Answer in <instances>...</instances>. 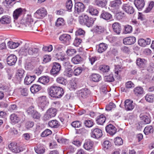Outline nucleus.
<instances>
[{
    "instance_id": "obj_27",
    "label": "nucleus",
    "mask_w": 154,
    "mask_h": 154,
    "mask_svg": "<svg viewBox=\"0 0 154 154\" xmlns=\"http://www.w3.org/2000/svg\"><path fill=\"white\" fill-rule=\"evenodd\" d=\"M93 142L90 140H86L84 144V148L87 150H90L92 148L93 146Z\"/></svg>"
},
{
    "instance_id": "obj_29",
    "label": "nucleus",
    "mask_w": 154,
    "mask_h": 154,
    "mask_svg": "<svg viewBox=\"0 0 154 154\" xmlns=\"http://www.w3.org/2000/svg\"><path fill=\"white\" fill-rule=\"evenodd\" d=\"M134 94L136 96H139L143 94V89L141 86H137L134 88L133 90Z\"/></svg>"
},
{
    "instance_id": "obj_46",
    "label": "nucleus",
    "mask_w": 154,
    "mask_h": 154,
    "mask_svg": "<svg viewBox=\"0 0 154 154\" xmlns=\"http://www.w3.org/2000/svg\"><path fill=\"white\" fill-rule=\"evenodd\" d=\"M19 53L20 54L26 56L28 54V48L26 47H22L20 50Z\"/></svg>"
},
{
    "instance_id": "obj_47",
    "label": "nucleus",
    "mask_w": 154,
    "mask_h": 154,
    "mask_svg": "<svg viewBox=\"0 0 154 154\" xmlns=\"http://www.w3.org/2000/svg\"><path fill=\"white\" fill-rule=\"evenodd\" d=\"M153 131V129L152 126H147L144 130V132L146 134H148L149 133H152Z\"/></svg>"
},
{
    "instance_id": "obj_34",
    "label": "nucleus",
    "mask_w": 154,
    "mask_h": 154,
    "mask_svg": "<svg viewBox=\"0 0 154 154\" xmlns=\"http://www.w3.org/2000/svg\"><path fill=\"white\" fill-rule=\"evenodd\" d=\"M30 89L32 93H35L40 91L42 89V87L38 84H34L31 87Z\"/></svg>"
},
{
    "instance_id": "obj_61",
    "label": "nucleus",
    "mask_w": 154,
    "mask_h": 154,
    "mask_svg": "<svg viewBox=\"0 0 154 154\" xmlns=\"http://www.w3.org/2000/svg\"><path fill=\"white\" fill-rule=\"evenodd\" d=\"M111 143L109 140L105 141L103 144V146L104 149H107L111 147Z\"/></svg>"
},
{
    "instance_id": "obj_49",
    "label": "nucleus",
    "mask_w": 154,
    "mask_h": 154,
    "mask_svg": "<svg viewBox=\"0 0 154 154\" xmlns=\"http://www.w3.org/2000/svg\"><path fill=\"white\" fill-rule=\"evenodd\" d=\"M100 70L103 73L108 72L110 69V67L108 66L102 65L99 67Z\"/></svg>"
},
{
    "instance_id": "obj_51",
    "label": "nucleus",
    "mask_w": 154,
    "mask_h": 154,
    "mask_svg": "<svg viewBox=\"0 0 154 154\" xmlns=\"http://www.w3.org/2000/svg\"><path fill=\"white\" fill-rule=\"evenodd\" d=\"M57 82L63 85H66L67 83L66 80L62 77H59L56 79Z\"/></svg>"
},
{
    "instance_id": "obj_3",
    "label": "nucleus",
    "mask_w": 154,
    "mask_h": 154,
    "mask_svg": "<svg viewBox=\"0 0 154 154\" xmlns=\"http://www.w3.org/2000/svg\"><path fill=\"white\" fill-rule=\"evenodd\" d=\"M57 110L55 108H51L49 109L44 115L43 120L44 121H46L51 118L54 117L57 114Z\"/></svg>"
},
{
    "instance_id": "obj_28",
    "label": "nucleus",
    "mask_w": 154,
    "mask_h": 154,
    "mask_svg": "<svg viewBox=\"0 0 154 154\" xmlns=\"http://www.w3.org/2000/svg\"><path fill=\"white\" fill-rule=\"evenodd\" d=\"M106 119L105 116L103 114H101L97 116L96 119V121L97 124L102 125L105 122Z\"/></svg>"
},
{
    "instance_id": "obj_4",
    "label": "nucleus",
    "mask_w": 154,
    "mask_h": 154,
    "mask_svg": "<svg viewBox=\"0 0 154 154\" xmlns=\"http://www.w3.org/2000/svg\"><path fill=\"white\" fill-rule=\"evenodd\" d=\"M39 102L38 105L39 108L42 111L46 109L49 103L46 96H42L38 98Z\"/></svg>"
},
{
    "instance_id": "obj_54",
    "label": "nucleus",
    "mask_w": 154,
    "mask_h": 154,
    "mask_svg": "<svg viewBox=\"0 0 154 154\" xmlns=\"http://www.w3.org/2000/svg\"><path fill=\"white\" fill-rule=\"evenodd\" d=\"M114 142L116 145H120L122 144L123 141L121 137H117L114 139Z\"/></svg>"
},
{
    "instance_id": "obj_19",
    "label": "nucleus",
    "mask_w": 154,
    "mask_h": 154,
    "mask_svg": "<svg viewBox=\"0 0 154 154\" xmlns=\"http://www.w3.org/2000/svg\"><path fill=\"white\" fill-rule=\"evenodd\" d=\"M10 119L11 123L13 124L18 123L20 120V118L19 116L14 113L10 115Z\"/></svg>"
},
{
    "instance_id": "obj_56",
    "label": "nucleus",
    "mask_w": 154,
    "mask_h": 154,
    "mask_svg": "<svg viewBox=\"0 0 154 154\" xmlns=\"http://www.w3.org/2000/svg\"><path fill=\"white\" fill-rule=\"evenodd\" d=\"M71 125L75 128H79L81 126L82 123L79 121H75L72 122Z\"/></svg>"
},
{
    "instance_id": "obj_60",
    "label": "nucleus",
    "mask_w": 154,
    "mask_h": 154,
    "mask_svg": "<svg viewBox=\"0 0 154 154\" xmlns=\"http://www.w3.org/2000/svg\"><path fill=\"white\" fill-rule=\"evenodd\" d=\"M66 52L68 55L72 56L76 52V51L75 49L70 48L68 49Z\"/></svg>"
},
{
    "instance_id": "obj_52",
    "label": "nucleus",
    "mask_w": 154,
    "mask_h": 154,
    "mask_svg": "<svg viewBox=\"0 0 154 154\" xmlns=\"http://www.w3.org/2000/svg\"><path fill=\"white\" fill-rule=\"evenodd\" d=\"M84 124L86 127L91 128L93 125L94 122L92 120H87L84 121Z\"/></svg>"
},
{
    "instance_id": "obj_45",
    "label": "nucleus",
    "mask_w": 154,
    "mask_h": 154,
    "mask_svg": "<svg viewBox=\"0 0 154 154\" xmlns=\"http://www.w3.org/2000/svg\"><path fill=\"white\" fill-rule=\"evenodd\" d=\"M145 98L147 101L149 103H152L154 100V94L150 93L147 94Z\"/></svg>"
},
{
    "instance_id": "obj_59",
    "label": "nucleus",
    "mask_w": 154,
    "mask_h": 154,
    "mask_svg": "<svg viewBox=\"0 0 154 154\" xmlns=\"http://www.w3.org/2000/svg\"><path fill=\"white\" fill-rule=\"evenodd\" d=\"M51 130L49 129H46L41 134V136L42 137H46L51 134Z\"/></svg>"
},
{
    "instance_id": "obj_39",
    "label": "nucleus",
    "mask_w": 154,
    "mask_h": 154,
    "mask_svg": "<svg viewBox=\"0 0 154 154\" xmlns=\"http://www.w3.org/2000/svg\"><path fill=\"white\" fill-rule=\"evenodd\" d=\"M72 62L75 64H79L82 61V58L79 55H77L71 59Z\"/></svg>"
},
{
    "instance_id": "obj_37",
    "label": "nucleus",
    "mask_w": 154,
    "mask_h": 154,
    "mask_svg": "<svg viewBox=\"0 0 154 154\" xmlns=\"http://www.w3.org/2000/svg\"><path fill=\"white\" fill-rule=\"evenodd\" d=\"M49 80V77L47 76H42L39 78L38 79L39 82L44 85L48 83Z\"/></svg>"
},
{
    "instance_id": "obj_30",
    "label": "nucleus",
    "mask_w": 154,
    "mask_h": 154,
    "mask_svg": "<svg viewBox=\"0 0 154 154\" xmlns=\"http://www.w3.org/2000/svg\"><path fill=\"white\" fill-rule=\"evenodd\" d=\"M11 21V17L8 15L3 16L0 19V23L2 24L9 23Z\"/></svg>"
},
{
    "instance_id": "obj_62",
    "label": "nucleus",
    "mask_w": 154,
    "mask_h": 154,
    "mask_svg": "<svg viewBox=\"0 0 154 154\" xmlns=\"http://www.w3.org/2000/svg\"><path fill=\"white\" fill-rule=\"evenodd\" d=\"M34 125V122L32 121H28L26 122L25 125V127L27 129H29L32 128Z\"/></svg>"
},
{
    "instance_id": "obj_31",
    "label": "nucleus",
    "mask_w": 154,
    "mask_h": 154,
    "mask_svg": "<svg viewBox=\"0 0 154 154\" xmlns=\"http://www.w3.org/2000/svg\"><path fill=\"white\" fill-rule=\"evenodd\" d=\"M25 72V71L22 69H19L16 75V77L17 80L20 81L22 79Z\"/></svg>"
},
{
    "instance_id": "obj_25",
    "label": "nucleus",
    "mask_w": 154,
    "mask_h": 154,
    "mask_svg": "<svg viewBox=\"0 0 154 154\" xmlns=\"http://www.w3.org/2000/svg\"><path fill=\"white\" fill-rule=\"evenodd\" d=\"M87 11L92 15L97 16L99 13L97 10L91 5L89 6Z\"/></svg>"
},
{
    "instance_id": "obj_44",
    "label": "nucleus",
    "mask_w": 154,
    "mask_h": 154,
    "mask_svg": "<svg viewBox=\"0 0 154 154\" xmlns=\"http://www.w3.org/2000/svg\"><path fill=\"white\" fill-rule=\"evenodd\" d=\"M63 65L65 69V70L73 71L71 68L72 65L69 62H64Z\"/></svg>"
},
{
    "instance_id": "obj_2",
    "label": "nucleus",
    "mask_w": 154,
    "mask_h": 154,
    "mask_svg": "<svg viewBox=\"0 0 154 154\" xmlns=\"http://www.w3.org/2000/svg\"><path fill=\"white\" fill-rule=\"evenodd\" d=\"M79 21L81 24L88 27H92L94 22V19L86 14H82L79 17Z\"/></svg>"
},
{
    "instance_id": "obj_57",
    "label": "nucleus",
    "mask_w": 154,
    "mask_h": 154,
    "mask_svg": "<svg viewBox=\"0 0 154 154\" xmlns=\"http://www.w3.org/2000/svg\"><path fill=\"white\" fill-rule=\"evenodd\" d=\"M123 68L119 65H115L114 71L116 74V76H118L119 72L122 71Z\"/></svg>"
},
{
    "instance_id": "obj_38",
    "label": "nucleus",
    "mask_w": 154,
    "mask_h": 154,
    "mask_svg": "<svg viewBox=\"0 0 154 154\" xmlns=\"http://www.w3.org/2000/svg\"><path fill=\"white\" fill-rule=\"evenodd\" d=\"M136 61L137 65L140 67H144L147 63L146 60L140 58L137 59Z\"/></svg>"
},
{
    "instance_id": "obj_32",
    "label": "nucleus",
    "mask_w": 154,
    "mask_h": 154,
    "mask_svg": "<svg viewBox=\"0 0 154 154\" xmlns=\"http://www.w3.org/2000/svg\"><path fill=\"white\" fill-rule=\"evenodd\" d=\"M91 79L93 82H97L101 80L102 78L101 76L98 74L93 73L90 76Z\"/></svg>"
},
{
    "instance_id": "obj_9",
    "label": "nucleus",
    "mask_w": 154,
    "mask_h": 154,
    "mask_svg": "<svg viewBox=\"0 0 154 154\" xmlns=\"http://www.w3.org/2000/svg\"><path fill=\"white\" fill-rule=\"evenodd\" d=\"M122 10L128 14H133L134 12V8L130 4H124L122 6Z\"/></svg>"
},
{
    "instance_id": "obj_36",
    "label": "nucleus",
    "mask_w": 154,
    "mask_h": 154,
    "mask_svg": "<svg viewBox=\"0 0 154 154\" xmlns=\"http://www.w3.org/2000/svg\"><path fill=\"white\" fill-rule=\"evenodd\" d=\"M90 91L88 90L85 89L82 90L81 92L79 94V96L83 98H86L90 95Z\"/></svg>"
},
{
    "instance_id": "obj_55",
    "label": "nucleus",
    "mask_w": 154,
    "mask_h": 154,
    "mask_svg": "<svg viewBox=\"0 0 154 154\" xmlns=\"http://www.w3.org/2000/svg\"><path fill=\"white\" fill-rule=\"evenodd\" d=\"M72 2L71 0H68L66 2V8L70 11H71L72 7Z\"/></svg>"
},
{
    "instance_id": "obj_21",
    "label": "nucleus",
    "mask_w": 154,
    "mask_h": 154,
    "mask_svg": "<svg viewBox=\"0 0 154 154\" xmlns=\"http://www.w3.org/2000/svg\"><path fill=\"white\" fill-rule=\"evenodd\" d=\"M35 152L38 154H43L45 152V149L42 144L38 143L34 147Z\"/></svg>"
},
{
    "instance_id": "obj_8",
    "label": "nucleus",
    "mask_w": 154,
    "mask_h": 154,
    "mask_svg": "<svg viewBox=\"0 0 154 154\" xmlns=\"http://www.w3.org/2000/svg\"><path fill=\"white\" fill-rule=\"evenodd\" d=\"M9 149L13 152L15 153H18L23 151V148L17 145L15 142L11 143L8 145Z\"/></svg>"
},
{
    "instance_id": "obj_23",
    "label": "nucleus",
    "mask_w": 154,
    "mask_h": 154,
    "mask_svg": "<svg viewBox=\"0 0 154 154\" xmlns=\"http://www.w3.org/2000/svg\"><path fill=\"white\" fill-rule=\"evenodd\" d=\"M23 13V10L22 8H19L16 9L13 13V17L14 19L16 20L21 16Z\"/></svg>"
},
{
    "instance_id": "obj_7",
    "label": "nucleus",
    "mask_w": 154,
    "mask_h": 154,
    "mask_svg": "<svg viewBox=\"0 0 154 154\" xmlns=\"http://www.w3.org/2000/svg\"><path fill=\"white\" fill-rule=\"evenodd\" d=\"M47 12L44 8L39 9L34 13V16L37 19H42L47 15Z\"/></svg>"
},
{
    "instance_id": "obj_11",
    "label": "nucleus",
    "mask_w": 154,
    "mask_h": 154,
    "mask_svg": "<svg viewBox=\"0 0 154 154\" xmlns=\"http://www.w3.org/2000/svg\"><path fill=\"white\" fill-rule=\"evenodd\" d=\"M71 37L70 35L67 34H63L61 35L59 38V40L63 43L68 45L69 44Z\"/></svg>"
},
{
    "instance_id": "obj_40",
    "label": "nucleus",
    "mask_w": 154,
    "mask_h": 154,
    "mask_svg": "<svg viewBox=\"0 0 154 154\" xmlns=\"http://www.w3.org/2000/svg\"><path fill=\"white\" fill-rule=\"evenodd\" d=\"M140 119L143 120L146 124L149 123L150 122V119L149 116L141 114L140 116Z\"/></svg>"
},
{
    "instance_id": "obj_42",
    "label": "nucleus",
    "mask_w": 154,
    "mask_h": 154,
    "mask_svg": "<svg viewBox=\"0 0 154 154\" xmlns=\"http://www.w3.org/2000/svg\"><path fill=\"white\" fill-rule=\"evenodd\" d=\"M104 28L101 26H94L93 29V31L98 34H100L104 31Z\"/></svg>"
},
{
    "instance_id": "obj_12",
    "label": "nucleus",
    "mask_w": 154,
    "mask_h": 154,
    "mask_svg": "<svg viewBox=\"0 0 154 154\" xmlns=\"http://www.w3.org/2000/svg\"><path fill=\"white\" fill-rule=\"evenodd\" d=\"M6 60L8 64L11 66L15 64L17 60V58L15 55L11 54L7 57Z\"/></svg>"
},
{
    "instance_id": "obj_18",
    "label": "nucleus",
    "mask_w": 154,
    "mask_h": 154,
    "mask_svg": "<svg viewBox=\"0 0 154 154\" xmlns=\"http://www.w3.org/2000/svg\"><path fill=\"white\" fill-rule=\"evenodd\" d=\"M112 27L113 31L117 34H119L121 32L122 28L121 24L118 22L114 23L112 25Z\"/></svg>"
},
{
    "instance_id": "obj_64",
    "label": "nucleus",
    "mask_w": 154,
    "mask_h": 154,
    "mask_svg": "<svg viewBox=\"0 0 154 154\" xmlns=\"http://www.w3.org/2000/svg\"><path fill=\"white\" fill-rule=\"evenodd\" d=\"M81 42V39L79 37H76L74 41L73 44L75 46L77 47L80 44Z\"/></svg>"
},
{
    "instance_id": "obj_17",
    "label": "nucleus",
    "mask_w": 154,
    "mask_h": 154,
    "mask_svg": "<svg viewBox=\"0 0 154 154\" xmlns=\"http://www.w3.org/2000/svg\"><path fill=\"white\" fill-rule=\"evenodd\" d=\"M136 41V38L134 37L130 36L124 38L123 42L125 45H131L134 44Z\"/></svg>"
},
{
    "instance_id": "obj_22",
    "label": "nucleus",
    "mask_w": 154,
    "mask_h": 154,
    "mask_svg": "<svg viewBox=\"0 0 154 154\" xmlns=\"http://www.w3.org/2000/svg\"><path fill=\"white\" fill-rule=\"evenodd\" d=\"M36 77L35 75H26L24 79V83L27 85L30 84L34 81Z\"/></svg>"
},
{
    "instance_id": "obj_10",
    "label": "nucleus",
    "mask_w": 154,
    "mask_h": 154,
    "mask_svg": "<svg viewBox=\"0 0 154 154\" xmlns=\"http://www.w3.org/2000/svg\"><path fill=\"white\" fill-rule=\"evenodd\" d=\"M85 7L82 2L76 3L75 5V12L78 14L83 12L85 10Z\"/></svg>"
},
{
    "instance_id": "obj_43",
    "label": "nucleus",
    "mask_w": 154,
    "mask_h": 154,
    "mask_svg": "<svg viewBox=\"0 0 154 154\" xmlns=\"http://www.w3.org/2000/svg\"><path fill=\"white\" fill-rule=\"evenodd\" d=\"M39 51V49L34 47L28 48V54L32 55L37 54Z\"/></svg>"
},
{
    "instance_id": "obj_20",
    "label": "nucleus",
    "mask_w": 154,
    "mask_h": 154,
    "mask_svg": "<svg viewBox=\"0 0 154 154\" xmlns=\"http://www.w3.org/2000/svg\"><path fill=\"white\" fill-rule=\"evenodd\" d=\"M134 3L135 7L139 11L141 10L145 5L144 0H135Z\"/></svg>"
},
{
    "instance_id": "obj_41",
    "label": "nucleus",
    "mask_w": 154,
    "mask_h": 154,
    "mask_svg": "<svg viewBox=\"0 0 154 154\" xmlns=\"http://www.w3.org/2000/svg\"><path fill=\"white\" fill-rule=\"evenodd\" d=\"M34 67V62L31 60H29L26 62L25 66L26 69L28 70H31Z\"/></svg>"
},
{
    "instance_id": "obj_53",
    "label": "nucleus",
    "mask_w": 154,
    "mask_h": 154,
    "mask_svg": "<svg viewBox=\"0 0 154 154\" xmlns=\"http://www.w3.org/2000/svg\"><path fill=\"white\" fill-rule=\"evenodd\" d=\"M125 31L124 33L125 34L130 33L132 31V27L128 25H127L125 26Z\"/></svg>"
},
{
    "instance_id": "obj_16",
    "label": "nucleus",
    "mask_w": 154,
    "mask_h": 154,
    "mask_svg": "<svg viewBox=\"0 0 154 154\" xmlns=\"http://www.w3.org/2000/svg\"><path fill=\"white\" fill-rule=\"evenodd\" d=\"M106 130L107 133L111 135H114L116 132V128L111 124H109L106 126Z\"/></svg>"
},
{
    "instance_id": "obj_15",
    "label": "nucleus",
    "mask_w": 154,
    "mask_h": 154,
    "mask_svg": "<svg viewBox=\"0 0 154 154\" xmlns=\"http://www.w3.org/2000/svg\"><path fill=\"white\" fill-rule=\"evenodd\" d=\"M124 106L125 109L127 111H131L134 107L133 101L129 99L126 100L125 101Z\"/></svg>"
},
{
    "instance_id": "obj_1",
    "label": "nucleus",
    "mask_w": 154,
    "mask_h": 154,
    "mask_svg": "<svg viewBox=\"0 0 154 154\" xmlns=\"http://www.w3.org/2000/svg\"><path fill=\"white\" fill-rule=\"evenodd\" d=\"M48 91L49 95L55 98H60L64 94L63 89L61 87L55 86H51L48 88Z\"/></svg>"
},
{
    "instance_id": "obj_63",
    "label": "nucleus",
    "mask_w": 154,
    "mask_h": 154,
    "mask_svg": "<svg viewBox=\"0 0 154 154\" xmlns=\"http://www.w3.org/2000/svg\"><path fill=\"white\" fill-rule=\"evenodd\" d=\"M64 20L63 18H58L56 22V25L57 26L63 25L64 24Z\"/></svg>"
},
{
    "instance_id": "obj_6",
    "label": "nucleus",
    "mask_w": 154,
    "mask_h": 154,
    "mask_svg": "<svg viewBox=\"0 0 154 154\" xmlns=\"http://www.w3.org/2000/svg\"><path fill=\"white\" fill-rule=\"evenodd\" d=\"M61 68L60 64L57 62H54L52 63V68L50 71L51 74L54 75H57Z\"/></svg>"
},
{
    "instance_id": "obj_33",
    "label": "nucleus",
    "mask_w": 154,
    "mask_h": 154,
    "mask_svg": "<svg viewBox=\"0 0 154 154\" xmlns=\"http://www.w3.org/2000/svg\"><path fill=\"white\" fill-rule=\"evenodd\" d=\"M49 126L53 128H57L60 126V124L58 121L56 120L50 121L48 123Z\"/></svg>"
},
{
    "instance_id": "obj_13",
    "label": "nucleus",
    "mask_w": 154,
    "mask_h": 154,
    "mask_svg": "<svg viewBox=\"0 0 154 154\" xmlns=\"http://www.w3.org/2000/svg\"><path fill=\"white\" fill-rule=\"evenodd\" d=\"M100 18L106 21H108L112 18V15L109 12L104 10H103L100 16Z\"/></svg>"
},
{
    "instance_id": "obj_5",
    "label": "nucleus",
    "mask_w": 154,
    "mask_h": 154,
    "mask_svg": "<svg viewBox=\"0 0 154 154\" xmlns=\"http://www.w3.org/2000/svg\"><path fill=\"white\" fill-rule=\"evenodd\" d=\"M33 23V21L31 19L30 16H28L26 19L23 25L22 28L27 32H30L32 30L31 28Z\"/></svg>"
},
{
    "instance_id": "obj_24",
    "label": "nucleus",
    "mask_w": 154,
    "mask_h": 154,
    "mask_svg": "<svg viewBox=\"0 0 154 154\" xmlns=\"http://www.w3.org/2000/svg\"><path fill=\"white\" fill-rule=\"evenodd\" d=\"M122 3L121 0H115L110 2L111 7L114 9H118Z\"/></svg>"
},
{
    "instance_id": "obj_50",
    "label": "nucleus",
    "mask_w": 154,
    "mask_h": 154,
    "mask_svg": "<svg viewBox=\"0 0 154 154\" xmlns=\"http://www.w3.org/2000/svg\"><path fill=\"white\" fill-rule=\"evenodd\" d=\"M104 80L106 82H112L114 81V78L112 74L105 76L104 77Z\"/></svg>"
},
{
    "instance_id": "obj_35",
    "label": "nucleus",
    "mask_w": 154,
    "mask_h": 154,
    "mask_svg": "<svg viewBox=\"0 0 154 154\" xmlns=\"http://www.w3.org/2000/svg\"><path fill=\"white\" fill-rule=\"evenodd\" d=\"M107 47L106 44L103 43H100L99 45L97 51L99 53H102L106 50Z\"/></svg>"
},
{
    "instance_id": "obj_26",
    "label": "nucleus",
    "mask_w": 154,
    "mask_h": 154,
    "mask_svg": "<svg viewBox=\"0 0 154 154\" xmlns=\"http://www.w3.org/2000/svg\"><path fill=\"white\" fill-rule=\"evenodd\" d=\"M94 3L95 5L103 8L106 6L107 1V0H95L94 1Z\"/></svg>"
},
{
    "instance_id": "obj_14",
    "label": "nucleus",
    "mask_w": 154,
    "mask_h": 154,
    "mask_svg": "<svg viewBox=\"0 0 154 154\" xmlns=\"http://www.w3.org/2000/svg\"><path fill=\"white\" fill-rule=\"evenodd\" d=\"M102 135V133L101 130L96 128L92 130L91 136L92 137L98 139L101 137Z\"/></svg>"
},
{
    "instance_id": "obj_58",
    "label": "nucleus",
    "mask_w": 154,
    "mask_h": 154,
    "mask_svg": "<svg viewBox=\"0 0 154 154\" xmlns=\"http://www.w3.org/2000/svg\"><path fill=\"white\" fill-rule=\"evenodd\" d=\"M115 104L112 102H110L106 107V110L107 111L111 110L112 109L115 108Z\"/></svg>"
},
{
    "instance_id": "obj_48",
    "label": "nucleus",
    "mask_w": 154,
    "mask_h": 154,
    "mask_svg": "<svg viewBox=\"0 0 154 154\" xmlns=\"http://www.w3.org/2000/svg\"><path fill=\"white\" fill-rule=\"evenodd\" d=\"M8 47L11 49H14L18 47L20 45L19 43H15L13 42H9L8 43Z\"/></svg>"
}]
</instances>
